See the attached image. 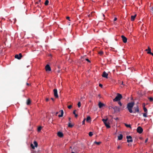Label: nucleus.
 <instances>
[{
  "mask_svg": "<svg viewBox=\"0 0 153 153\" xmlns=\"http://www.w3.org/2000/svg\"><path fill=\"white\" fill-rule=\"evenodd\" d=\"M136 14H135L134 16H131V21H133L134 20L135 18L136 17Z\"/></svg>",
  "mask_w": 153,
  "mask_h": 153,
  "instance_id": "nucleus-17",
  "label": "nucleus"
},
{
  "mask_svg": "<svg viewBox=\"0 0 153 153\" xmlns=\"http://www.w3.org/2000/svg\"><path fill=\"white\" fill-rule=\"evenodd\" d=\"M42 128V127L41 126H39L38 128V131H40Z\"/></svg>",
  "mask_w": 153,
  "mask_h": 153,
  "instance_id": "nucleus-32",
  "label": "nucleus"
},
{
  "mask_svg": "<svg viewBox=\"0 0 153 153\" xmlns=\"http://www.w3.org/2000/svg\"><path fill=\"white\" fill-rule=\"evenodd\" d=\"M72 105H69L68 106V108H69V109H71V108H72Z\"/></svg>",
  "mask_w": 153,
  "mask_h": 153,
  "instance_id": "nucleus-37",
  "label": "nucleus"
},
{
  "mask_svg": "<svg viewBox=\"0 0 153 153\" xmlns=\"http://www.w3.org/2000/svg\"><path fill=\"white\" fill-rule=\"evenodd\" d=\"M60 111L61 112V114L59 115L58 116L59 117H62L63 116L64 113L63 111L62 110H61Z\"/></svg>",
  "mask_w": 153,
  "mask_h": 153,
  "instance_id": "nucleus-15",
  "label": "nucleus"
},
{
  "mask_svg": "<svg viewBox=\"0 0 153 153\" xmlns=\"http://www.w3.org/2000/svg\"><path fill=\"white\" fill-rule=\"evenodd\" d=\"M91 121V118L90 116H88L86 118V121L87 122H89Z\"/></svg>",
  "mask_w": 153,
  "mask_h": 153,
  "instance_id": "nucleus-21",
  "label": "nucleus"
},
{
  "mask_svg": "<svg viewBox=\"0 0 153 153\" xmlns=\"http://www.w3.org/2000/svg\"><path fill=\"white\" fill-rule=\"evenodd\" d=\"M122 98V96L121 94H120L117 93V96L113 100L114 102H116L120 101L121 99Z\"/></svg>",
  "mask_w": 153,
  "mask_h": 153,
  "instance_id": "nucleus-2",
  "label": "nucleus"
},
{
  "mask_svg": "<svg viewBox=\"0 0 153 153\" xmlns=\"http://www.w3.org/2000/svg\"><path fill=\"white\" fill-rule=\"evenodd\" d=\"M134 104V102H131L128 103L127 105V108H128L129 112L130 113L133 112L132 108Z\"/></svg>",
  "mask_w": 153,
  "mask_h": 153,
  "instance_id": "nucleus-1",
  "label": "nucleus"
},
{
  "mask_svg": "<svg viewBox=\"0 0 153 153\" xmlns=\"http://www.w3.org/2000/svg\"><path fill=\"white\" fill-rule=\"evenodd\" d=\"M121 37L122 39L123 42L124 43H126L127 42V38L123 35H122Z\"/></svg>",
  "mask_w": 153,
  "mask_h": 153,
  "instance_id": "nucleus-10",
  "label": "nucleus"
},
{
  "mask_svg": "<svg viewBox=\"0 0 153 153\" xmlns=\"http://www.w3.org/2000/svg\"><path fill=\"white\" fill-rule=\"evenodd\" d=\"M66 19H67L69 21H70V20L69 19L70 17H68V16L67 17Z\"/></svg>",
  "mask_w": 153,
  "mask_h": 153,
  "instance_id": "nucleus-40",
  "label": "nucleus"
},
{
  "mask_svg": "<svg viewBox=\"0 0 153 153\" xmlns=\"http://www.w3.org/2000/svg\"><path fill=\"white\" fill-rule=\"evenodd\" d=\"M143 109L145 112L147 113V110L146 109V108L145 107V106L143 107Z\"/></svg>",
  "mask_w": 153,
  "mask_h": 153,
  "instance_id": "nucleus-24",
  "label": "nucleus"
},
{
  "mask_svg": "<svg viewBox=\"0 0 153 153\" xmlns=\"http://www.w3.org/2000/svg\"><path fill=\"white\" fill-rule=\"evenodd\" d=\"M108 75V73H106L105 71H104L102 73V76L103 77L107 78Z\"/></svg>",
  "mask_w": 153,
  "mask_h": 153,
  "instance_id": "nucleus-12",
  "label": "nucleus"
},
{
  "mask_svg": "<svg viewBox=\"0 0 153 153\" xmlns=\"http://www.w3.org/2000/svg\"><path fill=\"white\" fill-rule=\"evenodd\" d=\"M71 118H70V117L69 118V123H70L71 122Z\"/></svg>",
  "mask_w": 153,
  "mask_h": 153,
  "instance_id": "nucleus-44",
  "label": "nucleus"
},
{
  "mask_svg": "<svg viewBox=\"0 0 153 153\" xmlns=\"http://www.w3.org/2000/svg\"><path fill=\"white\" fill-rule=\"evenodd\" d=\"M152 13H153V7H152Z\"/></svg>",
  "mask_w": 153,
  "mask_h": 153,
  "instance_id": "nucleus-50",
  "label": "nucleus"
},
{
  "mask_svg": "<svg viewBox=\"0 0 153 153\" xmlns=\"http://www.w3.org/2000/svg\"><path fill=\"white\" fill-rule=\"evenodd\" d=\"M57 135L59 137H62L63 136V134L62 132L60 131H59L58 132Z\"/></svg>",
  "mask_w": 153,
  "mask_h": 153,
  "instance_id": "nucleus-13",
  "label": "nucleus"
},
{
  "mask_svg": "<svg viewBox=\"0 0 153 153\" xmlns=\"http://www.w3.org/2000/svg\"><path fill=\"white\" fill-rule=\"evenodd\" d=\"M98 53L100 55L102 56L103 54V52L102 51H100Z\"/></svg>",
  "mask_w": 153,
  "mask_h": 153,
  "instance_id": "nucleus-23",
  "label": "nucleus"
},
{
  "mask_svg": "<svg viewBox=\"0 0 153 153\" xmlns=\"http://www.w3.org/2000/svg\"><path fill=\"white\" fill-rule=\"evenodd\" d=\"M118 140H121L123 137V135L122 134H120L119 136H118Z\"/></svg>",
  "mask_w": 153,
  "mask_h": 153,
  "instance_id": "nucleus-18",
  "label": "nucleus"
},
{
  "mask_svg": "<svg viewBox=\"0 0 153 153\" xmlns=\"http://www.w3.org/2000/svg\"><path fill=\"white\" fill-rule=\"evenodd\" d=\"M135 109V111H133L134 113H135L136 112H139V107L138 106H137L136 108L134 107V108Z\"/></svg>",
  "mask_w": 153,
  "mask_h": 153,
  "instance_id": "nucleus-14",
  "label": "nucleus"
},
{
  "mask_svg": "<svg viewBox=\"0 0 153 153\" xmlns=\"http://www.w3.org/2000/svg\"><path fill=\"white\" fill-rule=\"evenodd\" d=\"M45 69L46 71H50L51 70V68L49 65H47L45 67Z\"/></svg>",
  "mask_w": 153,
  "mask_h": 153,
  "instance_id": "nucleus-11",
  "label": "nucleus"
},
{
  "mask_svg": "<svg viewBox=\"0 0 153 153\" xmlns=\"http://www.w3.org/2000/svg\"><path fill=\"white\" fill-rule=\"evenodd\" d=\"M26 85H28V86H29L30 85V84H29V83H26Z\"/></svg>",
  "mask_w": 153,
  "mask_h": 153,
  "instance_id": "nucleus-46",
  "label": "nucleus"
},
{
  "mask_svg": "<svg viewBox=\"0 0 153 153\" xmlns=\"http://www.w3.org/2000/svg\"><path fill=\"white\" fill-rule=\"evenodd\" d=\"M108 120V118H107L105 119H103L102 120V121L103 122L104 124H105V126H106V127L108 128H109L110 127V126L109 125V123H107V121Z\"/></svg>",
  "mask_w": 153,
  "mask_h": 153,
  "instance_id": "nucleus-3",
  "label": "nucleus"
},
{
  "mask_svg": "<svg viewBox=\"0 0 153 153\" xmlns=\"http://www.w3.org/2000/svg\"><path fill=\"white\" fill-rule=\"evenodd\" d=\"M68 126L70 128H72L73 126V125H72L70 123H69Z\"/></svg>",
  "mask_w": 153,
  "mask_h": 153,
  "instance_id": "nucleus-22",
  "label": "nucleus"
},
{
  "mask_svg": "<svg viewBox=\"0 0 153 153\" xmlns=\"http://www.w3.org/2000/svg\"><path fill=\"white\" fill-rule=\"evenodd\" d=\"M31 103V101L29 99H28L27 100V105H29Z\"/></svg>",
  "mask_w": 153,
  "mask_h": 153,
  "instance_id": "nucleus-20",
  "label": "nucleus"
},
{
  "mask_svg": "<svg viewBox=\"0 0 153 153\" xmlns=\"http://www.w3.org/2000/svg\"><path fill=\"white\" fill-rule=\"evenodd\" d=\"M118 118H117L116 119V120H118Z\"/></svg>",
  "mask_w": 153,
  "mask_h": 153,
  "instance_id": "nucleus-54",
  "label": "nucleus"
},
{
  "mask_svg": "<svg viewBox=\"0 0 153 153\" xmlns=\"http://www.w3.org/2000/svg\"><path fill=\"white\" fill-rule=\"evenodd\" d=\"M46 101L48 102L49 100V99L48 98H46Z\"/></svg>",
  "mask_w": 153,
  "mask_h": 153,
  "instance_id": "nucleus-45",
  "label": "nucleus"
},
{
  "mask_svg": "<svg viewBox=\"0 0 153 153\" xmlns=\"http://www.w3.org/2000/svg\"><path fill=\"white\" fill-rule=\"evenodd\" d=\"M22 56V54L21 53H19V54H16L15 55V57L16 59H21Z\"/></svg>",
  "mask_w": 153,
  "mask_h": 153,
  "instance_id": "nucleus-8",
  "label": "nucleus"
},
{
  "mask_svg": "<svg viewBox=\"0 0 153 153\" xmlns=\"http://www.w3.org/2000/svg\"><path fill=\"white\" fill-rule=\"evenodd\" d=\"M54 95L55 97L57 98L58 97V95L57 93V90L56 89H53Z\"/></svg>",
  "mask_w": 153,
  "mask_h": 153,
  "instance_id": "nucleus-9",
  "label": "nucleus"
},
{
  "mask_svg": "<svg viewBox=\"0 0 153 153\" xmlns=\"http://www.w3.org/2000/svg\"><path fill=\"white\" fill-rule=\"evenodd\" d=\"M150 102L153 101V98L152 97H149L148 98Z\"/></svg>",
  "mask_w": 153,
  "mask_h": 153,
  "instance_id": "nucleus-26",
  "label": "nucleus"
},
{
  "mask_svg": "<svg viewBox=\"0 0 153 153\" xmlns=\"http://www.w3.org/2000/svg\"><path fill=\"white\" fill-rule=\"evenodd\" d=\"M117 18L115 17L114 18V21H116L117 20Z\"/></svg>",
  "mask_w": 153,
  "mask_h": 153,
  "instance_id": "nucleus-41",
  "label": "nucleus"
},
{
  "mask_svg": "<svg viewBox=\"0 0 153 153\" xmlns=\"http://www.w3.org/2000/svg\"><path fill=\"white\" fill-rule=\"evenodd\" d=\"M149 49H151V48L149 47L148 48V49L146 50V51H149Z\"/></svg>",
  "mask_w": 153,
  "mask_h": 153,
  "instance_id": "nucleus-38",
  "label": "nucleus"
},
{
  "mask_svg": "<svg viewBox=\"0 0 153 153\" xmlns=\"http://www.w3.org/2000/svg\"><path fill=\"white\" fill-rule=\"evenodd\" d=\"M81 103L80 102H79L78 103L77 105L78 107L79 108L81 106Z\"/></svg>",
  "mask_w": 153,
  "mask_h": 153,
  "instance_id": "nucleus-33",
  "label": "nucleus"
},
{
  "mask_svg": "<svg viewBox=\"0 0 153 153\" xmlns=\"http://www.w3.org/2000/svg\"><path fill=\"white\" fill-rule=\"evenodd\" d=\"M99 86L100 87H101L102 88V85L101 84H100L99 85Z\"/></svg>",
  "mask_w": 153,
  "mask_h": 153,
  "instance_id": "nucleus-39",
  "label": "nucleus"
},
{
  "mask_svg": "<svg viewBox=\"0 0 153 153\" xmlns=\"http://www.w3.org/2000/svg\"><path fill=\"white\" fill-rule=\"evenodd\" d=\"M33 143L35 145L34 146H33V144L32 143L31 144L30 146L32 147V149H34L35 147H37V146H38V143L36 141H34L33 142Z\"/></svg>",
  "mask_w": 153,
  "mask_h": 153,
  "instance_id": "nucleus-4",
  "label": "nucleus"
},
{
  "mask_svg": "<svg viewBox=\"0 0 153 153\" xmlns=\"http://www.w3.org/2000/svg\"><path fill=\"white\" fill-rule=\"evenodd\" d=\"M85 119L84 118V120H83V121L82 122V124L83 125L85 124Z\"/></svg>",
  "mask_w": 153,
  "mask_h": 153,
  "instance_id": "nucleus-34",
  "label": "nucleus"
},
{
  "mask_svg": "<svg viewBox=\"0 0 153 153\" xmlns=\"http://www.w3.org/2000/svg\"><path fill=\"white\" fill-rule=\"evenodd\" d=\"M147 113H145L144 114H143V116L145 117H147Z\"/></svg>",
  "mask_w": 153,
  "mask_h": 153,
  "instance_id": "nucleus-31",
  "label": "nucleus"
},
{
  "mask_svg": "<svg viewBox=\"0 0 153 153\" xmlns=\"http://www.w3.org/2000/svg\"><path fill=\"white\" fill-rule=\"evenodd\" d=\"M147 53L148 54H150V53H151V49H149V51H148L147 52Z\"/></svg>",
  "mask_w": 153,
  "mask_h": 153,
  "instance_id": "nucleus-36",
  "label": "nucleus"
},
{
  "mask_svg": "<svg viewBox=\"0 0 153 153\" xmlns=\"http://www.w3.org/2000/svg\"><path fill=\"white\" fill-rule=\"evenodd\" d=\"M143 131V128L140 126L137 127V132L139 134H141Z\"/></svg>",
  "mask_w": 153,
  "mask_h": 153,
  "instance_id": "nucleus-7",
  "label": "nucleus"
},
{
  "mask_svg": "<svg viewBox=\"0 0 153 153\" xmlns=\"http://www.w3.org/2000/svg\"><path fill=\"white\" fill-rule=\"evenodd\" d=\"M49 2V1L48 0H46L45 3V5L46 6L48 4Z\"/></svg>",
  "mask_w": 153,
  "mask_h": 153,
  "instance_id": "nucleus-27",
  "label": "nucleus"
},
{
  "mask_svg": "<svg viewBox=\"0 0 153 153\" xmlns=\"http://www.w3.org/2000/svg\"><path fill=\"white\" fill-rule=\"evenodd\" d=\"M118 104L120 106H122V103H121V102H120V101H118Z\"/></svg>",
  "mask_w": 153,
  "mask_h": 153,
  "instance_id": "nucleus-35",
  "label": "nucleus"
},
{
  "mask_svg": "<svg viewBox=\"0 0 153 153\" xmlns=\"http://www.w3.org/2000/svg\"><path fill=\"white\" fill-rule=\"evenodd\" d=\"M102 16L103 17H105V15L104 14H103Z\"/></svg>",
  "mask_w": 153,
  "mask_h": 153,
  "instance_id": "nucleus-53",
  "label": "nucleus"
},
{
  "mask_svg": "<svg viewBox=\"0 0 153 153\" xmlns=\"http://www.w3.org/2000/svg\"><path fill=\"white\" fill-rule=\"evenodd\" d=\"M122 84L124 85L123 84V82H122Z\"/></svg>",
  "mask_w": 153,
  "mask_h": 153,
  "instance_id": "nucleus-52",
  "label": "nucleus"
},
{
  "mask_svg": "<svg viewBox=\"0 0 153 153\" xmlns=\"http://www.w3.org/2000/svg\"><path fill=\"white\" fill-rule=\"evenodd\" d=\"M93 135V133L92 132H90L89 133V135L90 137H91Z\"/></svg>",
  "mask_w": 153,
  "mask_h": 153,
  "instance_id": "nucleus-30",
  "label": "nucleus"
},
{
  "mask_svg": "<svg viewBox=\"0 0 153 153\" xmlns=\"http://www.w3.org/2000/svg\"><path fill=\"white\" fill-rule=\"evenodd\" d=\"M51 99L53 100V101H54V99L53 98H51Z\"/></svg>",
  "mask_w": 153,
  "mask_h": 153,
  "instance_id": "nucleus-49",
  "label": "nucleus"
},
{
  "mask_svg": "<svg viewBox=\"0 0 153 153\" xmlns=\"http://www.w3.org/2000/svg\"><path fill=\"white\" fill-rule=\"evenodd\" d=\"M71 153H75L74 152H72Z\"/></svg>",
  "mask_w": 153,
  "mask_h": 153,
  "instance_id": "nucleus-55",
  "label": "nucleus"
},
{
  "mask_svg": "<svg viewBox=\"0 0 153 153\" xmlns=\"http://www.w3.org/2000/svg\"><path fill=\"white\" fill-rule=\"evenodd\" d=\"M76 111V110H75L74 111L73 113L75 115V116L76 117H77L78 116V115L76 114L75 112Z\"/></svg>",
  "mask_w": 153,
  "mask_h": 153,
  "instance_id": "nucleus-25",
  "label": "nucleus"
},
{
  "mask_svg": "<svg viewBox=\"0 0 153 153\" xmlns=\"http://www.w3.org/2000/svg\"><path fill=\"white\" fill-rule=\"evenodd\" d=\"M150 54H151L152 56H153V53L151 52V53H150Z\"/></svg>",
  "mask_w": 153,
  "mask_h": 153,
  "instance_id": "nucleus-48",
  "label": "nucleus"
},
{
  "mask_svg": "<svg viewBox=\"0 0 153 153\" xmlns=\"http://www.w3.org/2000/svg\"><path fill=\"white\" fill-rule=\"evenodd\" d=\"M41 0H39L38 2H39L41 1Z\"/></svg>",
  "mask_w": 153,
  "mask_h": 153,
  "instance_id": "nucleus-51",
  "label": "nucleus"
},
{
  "mask_svg": "<svg viewBox=\"0 0 153 153\" xmlns=\"http://www.w3.org/2000/svg\"><path fill=\"white\" fill-rule=\"evenodd\" d=\"M98 105H99V107L100 108H101L103 106H104V104L100 102L99 103Z\"/></svg>",
  "mask_w": 153,
  "mask_h": 153,
  "instance_id": "nucleus-16",
  "label": "nucleus"
},
{
  "mask_svg": "<svg viewBox=\"0 0 153 153\" xmlns=\"http://www.w3.org/2000/svg\"><path fill=\"white\" fill-rule=\"evenodd\" d=\"M36 4H38V2H36Z\"/></svg>",
  "mask_w": 153,
  "mask_h": 153,
  "instance_id": "nucleus-56",
  "label": "nucleus"
},
{
  "mask_svg": "<svg viewBox=\"0 0 153 153\" xmlns=\"http://www.w3.org/2000/svg\"><path fill=\"white\" fill-rule=\"evenodd\" d=\"M112 108L114 110L115 112H118L120 111V108L117 106H113Z\"/></svg>",
  "mask_w": 153,
  "mask_h": 153,
  "instance_id": "nucleus-6",
  "label": "nucleus"
},
{
  "mask_svg": "<svg viewBox=\"0 0 153 153\" xmlns=\"http://www.w3.org/2000/svg\"><path fill=\"white\" fill-rule=\"evenodd\" d=\"M58 114V112H57L56 113V115H57Z\"/></svg>",
  "mask_w": 153,
  "mask_h": 153,
  "instance_id": "nucleus-47",
  "label": "nucleus"
},
{
  "mask_svg": "<svg viewBox=\"0 0 153 153\" xmlns=\"http://www.w3.org/2000/svg\"><path fill=\"white\" fill-rule=\"evenodd\" d=\"M81 59L82 61H83L84 60H85L88 62H90V61L88 58H85L84 57H82Z\"/></svg>",
  "mask_w": 153,
  "mask_h": 153,
  "instance_id": "nucleus-19",
  "label": "nucleus"
},
{
  "mask_svg": "<svg viewBox=\"0 0 153 153\" xmlns=\"http://www.w3.org/2000/svg\"><path fill=\"white\" fill-rule=\"evenodd\" d=\"M120 146H119L117 147V149H120Z\"/></svg>",
  "mask_w": 153,
  "mask_h": 153,
  "instance_id": "nucleus-43",
  "label": "nucleus"
},
{
  "mask_svg": "<svg viewBox=\"0 0 153 153\" xmlns=\"http://www.w3.org/2000/svg\"><path fill=\"white\" fill-rule=\"evenodd\" d=\"M125 125L127 127H129V128H131V125H128L126 123H125Z\"/></svg>",
  "mask_w": 153,
  "mask_h": 153,
  "instance_id": "nucleus-28",
  "label": "nucleus"
},
{
  "mask_svg": "<svg viewBox=\"0 0 153 153\" xmlns=\"http://www.w3.org/2000/svg\"><path fill=\"white\" fill-rule=\"evenodd\" d=\"M94 143L96 144H97L98 145H99L101 143V142H97L96 141H95L94 142Z\"/></svg>",
  "mask_w": 153,
  "mask_h": 153,
  "instance_id": "nucleus-29",
  "label": "nucleus"
},
{
  "mask_svg": "<svg viewBox=\"0 0 153 153\" xmlns=\"http://www.w3.org/2000/svg\"><path fill=\"white\" fill-rule=\"evenodd\" d=\"M148 140V138H147L146 140H145V143H146L147 141Z\"/></svg>",
  "mask_w": 153,
  "mask_h": 153,
  "instance_id": "nucleus-42",
  "label": "nucleus"
},
{
  "mask_svg": "<svg viewBox=\"0 0 153 153\" xmlns=\"http://www.w3.org/2000/svg\"><path fill=\"white\" fill-rule=\"evenodd\" d=\"M127 142L128 143L132 142L133 140L132 139V137L130 136H127L126 137Z\"/></svg>",
  "mask_w": 153,
  "mask_h": 153,
  "instance_id": "nucleus-5",
  "label": "nucleus"
}]
</instances>
